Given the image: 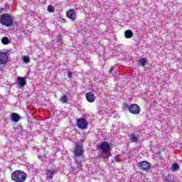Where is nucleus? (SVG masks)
Returning <instances> with one entry per match:
<instances>
[{
	"mask_svg": "<svg viewBox=\"0 0 182 182\" xmlns=\"http://www.w3.org/2000/svg\"><path fill=\"white\" fill-rule=\"evenodd\" d=\"M141 110V109L140 108V106L137 104H132L129 107V112L132 113V114H139Z\"/></svg>",
	"mask_w": 182,
	"mask_h": 182,
	"instance_id": "nucleus-6",
	"label": "nucleus"
},
{
	"mask_svg": "<svg viewBox=\"0 0 182 182\" xmlns=\"http://www.w3.org/2000/svg\"><path fill=\"white\" fill-rule=\"evenodd\" d=\"M11 178L15 182H25L28 178V174L22 170H16L12 172Z\"/></svg>",
	"mask_w": 182,
	"mask_h": 182,
	"instance_id": "nucleus-1",
	"label": "nucleus"
},
{
	"mask_svg": "<svg viewBox=\"0 0 182 182\" xmlns=\"http://www.w3.org/2000/svg\"><path fill=\"white\" fill-rule=\"evenodd\" d=\"M1 43L3 45H8V43H9V38H8V37L2 38Z\"/></svg>",
	"mask_w": 182,
	"mask_h": 182,
	"instance_id": "nucleus-18",
	"label": "nucleus"
},
{
	"mask_svg": "<svg viewBox=\"0 0 182 182\" xmlns=\"http://www.w3.org/2000/svg\"><path fill=\"white\" fill-rule=\"evenodd\" d=\"M73 154L75 157H82L83 156V146H81L79 142H75Z\"/></svg>",
	"mask_w": 182,
	"mask_h": 182,
	"instance_id": "nucleus-3",
	"label": "nucleus"
},
{
	"mask_svg": "<svg viewBox=\"0 0 182 182\" xmlns=\"http://www.w3.org/2000/svg\"><path fill=\"white\" fill-rule=\"evenodd\" d=\"M138 167L140 170H142L143 171H147L151 168V164H150L147 161H141V162L138 163Z\"/></svg>",
	"mask_w": 182,
	"mask_h": 182,
	"instance_id": "nucleus-4",
	"label": "nucleus"
},
{
	"mask_svg": "<svg viewBox=\"0 0 182 182\" xmlns=\"http://www.w3.org/2000/svg\"><path fill=\"white\" fill-rule=\"evenodd\" d=\"M23 61L24 62V63H29V62H31V59L29 58V57L24 55L23 57Z\"/></svg>",
	"mask_w": 182,
	"mask_h": 182,
	"instance_id": "nucleus-21",
	"label": "nucleus"
},
{
	"mask_svg": "<svg viewBox=\"0 0 182 182\" xmlns=\"http://www.w3.org/2000/svg\"><path fill=\"white\" fill-rule=\"evenodd\" d=\"M98 147L102 150V153H105V154H107L110 150H112V148L110 147V144H109L107 141H104L101 143Z\"/></svg>",
	"mask_w": 182,
	"mask_h": 182,
	"instance_id": "nucleus-5",
	"label": "nucleus"
},
{
	"mask_svg": "<svg viewBox=\"0 0 182 182\" xmlns=\"http://www.w3.org/2000/svg\"><path fill=\"white\" fill-rule=\"evenodd\" d=\"M11 119L12 122H15V123H18V120H21V116L18 114L16 112H13L11 115Z\"/></svg>",
	"mask_w": 182,
	"mask_h": 182,
	"instance_id": "nucleus-12",
	"label": "nucleus"
},
{
	"mask_svg": "<svg viewBox=\"0 0 182 182\" xmlns=\"http://www.w3.org/2000/svg\"><path fill=\"white\" fill-rule=\"evenodd\" d=\"M124 36L126 39H130L133 38V31L132 30H127L124 32Z\"/></svg>",
	"mask_w": 182,
	"mask_h": 182,
	"instance_id": "nucleus-14",
	"label": "nucleus"
},
{
	"mask_svg": "<svg viewBox=\"0 0 182 182\" xmlns=\"http://www.w3.org/2000/svg\"><path fill=\"white\" fill-rule=\"evenodd\" d=\"M119 155H117V156H115V157H114V160H115V161H117V163H118V161H119Z\"/></svg>",
	"mask_w": 182,
	"mask_h": 182,
	"instance_id": "nucleus-25",
	"label": "nucleus"
},
{
	"mask_svg": "<svg viewBox=\"0 0 182 182\" xmlns=\"http://www.w3.org/2000/svg\"><path fill=\"white\" fill-rule=\"evenodd\" d=\"M86 100L89 103H93L96 100V96L92 92H89L85 95Z\"/></svg>",
	"mask_w": 182,
	"mask_h": 182,
	"instance_id": "nucleus-10",
	"label": "nucleus"
},
{
	"mask_svg": "<svg viewBox=\"0 0 182 182\" xmlns=\"http://www.w3.org/2000/svg\"><path fill=\"white\" fill-rule=\"evenodd\" d=\"M48 12H54L55 7L52 6L51 5L48 6Z\"/></svg>",
	"mask_w": 182,
	"mask_h": 182,
	"instance_id": "nucleus-22",
	"label": "nucleus"
},
{
	"mask_svg": "<svg viewBox=\"0 0 182 182\" xmlns=\"http://www.w3.org/2000/svg\"><path fill=\"white\" fill-rule=\"evenodd\" d=\"M0 23L7 27L12 26L14 25V18H12L11 15L4 14L1 16Z\"/></svg>",
	"mask_w": 182,
	"mask_h": 182,
	"instance_id": "nucleus-2",
	"label": "nucleus"
},
{
	"mask_svg": "<svg viewBox=\"0 0 182 182\" xmlns=\"http://www.w3.org/2000/svg\"><path fill=\"white\" fill-rule=\"evenodd\" d=\"M56 42L59 46L63 45V43L62 42V38L60 37L56 38Z\"/></svg>",
	"mask_w": 182,
	"mask_h": 182,
	"instance_id": "nucleus-23",
	"label": "nucleus"
},
{
	"mask_svg": "<svg viewBox=\"0 0 182 182\" xmlns=\"http://www.w3.org/2000/svg\"><path fill=\"white\" fill-rule=\"evenodd\" d=\"M112 71H113V69L109 70V73H112Z\"/></svg>",
	"mask_w": 182,
	"mask_h": 182,
	"instance_id": "nucleus-28",
	"label": "nucleus"
},
{
	"mask_svg": "<svg viewBox=\"0 0 182 182\" xmlns=\"http://www.w3.org/2000/svg\"><path fill=\"white\" fill-rule=\"evenodd\" d=\"M129 104L127 103L123 104V109H129Z\"/></svg>",
	"mask_w": 182,
	"mask_h": 182,
	"instance_id": "nucleus-24",
	"label": "nucleus"
},
{
	"mask_svg": "<svg viewBox=\"0 0 182 182\" xmlns=\"http://www.w3.org/2000/svg\"><path fill=\"white\" fill-rule=\"evenodd\" d=\"M17 82L21 87H23V86L26 85V80L25 77H18Z\"/></svg>",
	"mask_w": 182,
	"mask_h": 182,
	"instance_id": "nucleus-13",
	"label": "nucleus"
},
{
	"mask_svg": "<svg viewBox=\"0 0 182 182\" xmlns=\"http://www.w3.org/2000/svg\"><path fill=\"white\" fill-rule=\"evenodd\" d=\"M129 140L132 141V143H137V141H139V138H137L136 135L132 134L130 136Z\"/></svg>",
	"mask_w": 182,
	"mask_h": 182,
	"instance_id": "nucleus-16",
	"label": "nucleus"
},
{
	"mask_svg": "<svg viewBox=\"0 0 182 182\" xmlns=\"http://www.w3.org/2000/svg\"><path fill=\"white\" fill-rule=\"evenodd\" d=\"M69 99L68 98L67 95H63L60 98V102H62V103H68Z\"/></svg>",
	"mask_w": 182,
	"mask_h": 182,
	"instance_id": "nucleus-17",
	"label": "nucleus"
},
{
	"mask_svg": "<svg viewBox=\"0 0 182 182\" xmlns=\"http://www.w3.org/2000/svg\"><path fill=\"white\" fill-rule=\"evenodd\" d=\"M68 77H72V72H70V71H68Z\"/></svg>",
	"mask_w": 182,
	"mask_h": 182,
	"instance_id": "nucleus-26",
	"label": "nucleus"
},
{
	"mask_svg": "<svg viewBox=\"0 0 182 182\" xmlns=\"http://www.w3.org/2000/svg\"><path fill=\"white\" fill-rule=\"evenodd\" d=\"M4 8H0V14H2L4 12Z\"/></svg>",
	"mask_w": 182,
	"mask_h": 182,
	"instance_id": "nucleus-27",
	"label": "nucleus"
},
{
	"mask_svg": "<svg viewBox=\"0 0 182 182\" xmlns=\"http://www.w3.org/2000/svg\"><path fill=\"white\" fill-rule=\"evenodd\" d=\"M172 168L173 171H177L180 168V166L177 164V163H175L172 165Z\"/></svg>",
	"mask_w": 182,
	"mask_h": 182,
	"instance_id": "nucleus-20",
	"label": "nucleus"
},
{
	"mask_svg": "<svg viewBox=\"0 0 182 182\" xmlns=\"http://www.w3.org/2000/svg\"><path fill=\"white\" fill-rule=\"evenodd\" d=\"M66 16L68 18V19H70L71 21H76V16H77V14L76 13V11L75 9H69L66 12Z\"/></svg>",
	"mask_w": 182,
	"mask_h": 182,
	"instance_id": "nucleus-9",
	"label": "nucleus"
},
{
	"mask_svg": "<svg viewBox=\"0 0 182 182\" xmlns=\"http://www.w3.org/2000/svg\"><path fill=\"white\" fill-rule=\"evenodd\" d=\"M56 174V170L55 169H48L46 171V180H52L53 178V176Z\"/></svg>",
	"mask_w": 182,
	"mask_h": 182,
	"instance_id": "nucleus-11",
	"label": "nucleus"
},
{
	"mask_svg": "<svg viewBox=\"0 0 182 182\" xmlns=\"http://www.w3.org/2000/svg\"><path fill=\"white\" fill-rule=\"evenodd\" d=\"M174 177H173V175H168V178L166 179V182H175Z\"/></svg>",
	"mask_w": 182,
	"mask_h": 182,
	"instance_id": "nucleus-19",
	"label": "nucleus"
},
{
	"mask_svg": "<svg viewBox=\"0 0 182 182\" xmlns=\"http://www.w3.org/2000/svg\"><path fill=\"white\" fill-rule=\"evenodd\" d=\"M77 126L79 129L85 130L87 129V121L85 118H80L77 119Z\"/></svg>",
	"mask_w": 182,
	"mask_h": 182,
	"instance_id": "nucleus-7",
	"label": "nucleus"
},
{
	"mask_svg": "<svg viewBox=\"0 0 182 182\" xmlns=\"http://www.w3.org/2000/svg\"><path fill=\"white\" fill-rule=\"evenodd\" d=\"M8 63V55L6 53L0 52V66L4 68Z\"/></svg>",
	"mask_w": 182,
	"mask_h": 182,
	"instance_id": "nucleus-8",
	"label": "nucleus"
},
{
	"mask_svg": "<svg viewBox=\"0 0 182 182\" xmlns=\"http://www.w3.org/2000/svg\"><path fill=\"white\" fill-rule=\"evenodd\" d=\"M110 69H114V66H112Z\"/></svg>",
	"mask_w": 182,
	"mask_h": 182,
	"instance_id": "nucleus-29",
	"label": "nucleus"
},
{
	"mask_svg": "<svg viewBox=\"0 0 182 182\" xmlns=\"http://www.w3.org/2000/svg\"><path fill=\"white\" fill-rule=\"evenodd\" d=\"M146 63H147V60H146L145 58H140L139 60V65L140 66H142L143 68H144V66H146Z\"/></svg>",
	"mask_w": 182,
	"mask_h": 182,
	"instance_id": "nucleus-15",
	"label": "nucleus"
}]
</instances>
